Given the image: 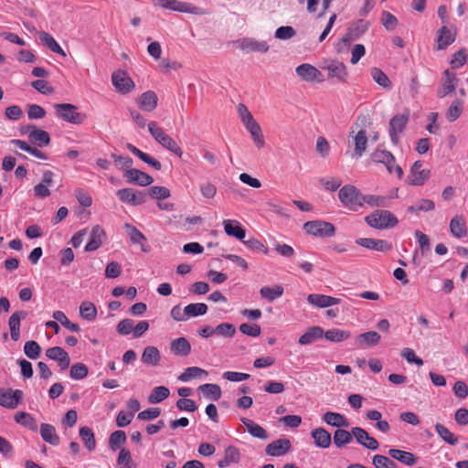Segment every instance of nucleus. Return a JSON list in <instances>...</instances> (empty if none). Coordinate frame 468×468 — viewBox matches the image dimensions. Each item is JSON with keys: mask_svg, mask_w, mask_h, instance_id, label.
<instances>
[{"mask_svg": "<svg viewBox=\"0 0 468 468\" xmlns=\"http://www.w3.org/2000/svg\"><path fill=\"white\" fill-rule=\"evenodd\" d=\"M171 351L180 356H186L191 352V346L188 340L185 337H179L171 342Z\"/></svg>", "mask_w": 468, "mask_h": 468, "instance_id": "a19ab883", "label": "nucleus"}, {"mask_svg": "<svg viewBox=\"0 0 468 468\" xmlns=\"http://www.w3.org/2000/svg\"><path fill=\"white\" fill-rule=\"evenodd\" d=\"M124 177L128 183L141 186H150L154 182V178L150 175L135 168L125 171Z\"/></svg>", "mask_w": 468, "mask_h": 468, "instance_id": "f3484780", "label": "nucleus"}, {"mask_svg": "<svg viewBox=\"0 0 468 468\" xmlns=\"http://www.w3.org/2000/svg\"><path fill=\"white\" fill-rule=\"evenodd\" d=\"M323 69L327 70V78L337 83H346L348 79V71L346 66L338 60H330L324 63Z\"/></svg>", "mask_w": 468, "mask_h": 468, "instance_id": "0eeeda50", "label": "nucleus"}, {"mask_svg": "<svg viewBox=\"0 0 468 468\" xmlns=\"http://www.w3.org/2000/svg\"><path fill=\"white\" fill-rule=\"evenodd\" d=\"M240 421L246 426L248 432L255 438L266 440L268 439L267 431L253 420L242 417Z\"/></svg>", "mask_w": 468, "mask_h": 468, "instance_id": "79ce46f5", "label": "nucleus"}, {"mask_svg": "<svg viewBox=\"0 0 468 468\" xmlns=\"http://www.w3.org/2000/svg\"><path fill=\"white\" fill-rule=\"evenodd\" d=\"M80 314L82 318L88 321H93L97 316V309L90 302H83L80 305Z\"/></svg>", "mask_w": 468, "mask_h": 468, "instance_id": "bf43d9fd", "label": "nucleus"}, {"mask_svg": "<svg viewBox=\"0 0 468 468\" xmlns=\"http://www.w3.org/2000/svg\"><path fill=\"white\" fill-rule=\"evenodd\" d=\"M89 372L88 367L83 363H76L71 366L69 376L72 379H82L87 377Z\"/></svg>", "mask_w": 468, "mask_h": 468, "instance_id": "680f3d73", "label": "nucleus"}, {"mask_svg": "<svg viewBox=\"0 0 468 468\" xmlns=\"http://www.w3.org/2000/svg\"><path fill=\"white\" fill-rule=\"evenodd\" d=\"M105 238L104 230L98 225L94 226L90 234L89 241L85 246V251L90 252L98 250Z\"/></svg>", "mask_w": 468, "mask_h": 468, "instance_id": "a878e982", "label": "nucleus"}, {"mask_svg": "<svg viewBox=\"0 0 468 468\" xmlns=\"http://www.w3.org/2000/svg\"><path fill=\"white\" fill-rule=\"evenodd\" d=\"M463 110V101L460 100L453 101L446 112L447 121L450 122H455L462 114Z\"/></svg>", "mask_w": 468, "mask_h": 468, "instance_id": "13d9d810", "label": "nucleus"}, {"mask_svg": "<svg viewBox=\"0 0 468 468\" xmlns=\"http://www.w3.org/2000/svg\"><path fill=\"white\" fill-rule=\"evenodd\" d=\"M80 437L84 443V446L90 451L92 452L96 448V441L94 437V432L88 426H83L80 429Z\"/></svg>", "mask_w": 468, "mask_h": 468, "instance_id": "de8ad7c7", "label": "nucleus"}, {"mask_svg": "<svg viewBox=\"0 0 468 468\" xmlns=\"http://www.w3.org/2000/svg\"><path fill=\"white\" fill-rule=\"evenodd\" d=\"M126 441V434L123 431L118 430L113 431L109 438V445L112 451H116L121 444Z\"/></svg>", "mask_w": 468, "mask_h": 468, "instance_id": "052dcab7", "label": "nucleus"}, {"mask_svg": "<svg viewBox=\"0 0 468 468\" xmlns=\"http://www.w3.org/2000/svg\"><path fill=\"white\" fill-rule=\"evenodd\" d=\"M148 195L156 199H165L170 197V190L165 186H154L148 188Z\"/></svg>", "mask_w": 468, "mask_h": 468, "instance_id": "338daca9", "label": "nucleus"}, {"mask_svg": "<svg viewBox=\"0 0 468 468\" xmlns=\"http://www.w3.org/2000/svg\"><path fill=\"white\" fill-rule=\"evenodd\" d=\"M352 433L356 441L363 445L365 448L372 451L378 450L379 446L378 441L375 438L369 436L367 431L364 429L360 427H354L352 428Z\"/></svg>", "mask_w": 468, "mask_h": 468, "instance_id": "6ab92c4d", "label": "nucleus"}, {"mask_svg": "<svg viewBox=\"0 0 468 468\" xmlns=\"http://www.w3.org/2000/svg\"><path fill=\"white\" fill-rule=\"evenodd\" d=\"M354 127L351 128L349 133V136L353 138L354 142V151L352 153V157L358 159L360 158L365 151L367 150V145L368 142V138L367 136V131H357L356 134Z\"/></svg>", "mask_w": 468, "mask_h": 468, "instance_id": "4468645a", "label": "nucleus"}, {"mask_svg": "<svg viewBox=\"0 0 468 468\" xmlns=\"http://www.w3.org/2000/svg\"><path fill=\"white\" fill-rule=\"evenodd\" d=\"M363 196L359 189L353 185H345L338 192L340 202L352 211H357L363 207Z\"/></svg>", "mask_w": 468, "mask_h": 468, "instance_id": "f03ea898", "label": "nucleus"}, {"mask_svg": "<svg viewBox=\"0 0 468 468\" xmlns=\"http://www.w3.org/2000/svg\"><path fill=\"white\" fill-rule=\"evenodd\" d=\"M54 109L58 118L69 123L81 124L86 119V115L79 112L77 106L71 103H57Z\"/></svg>", "mask_w": 468, "mask_h": 468, "instance_id": "39448f33", "label": "nucleus"}, {"mask_svg": "<svg viewBox=\"0 0 468 468\" xmlns=\"http://www.w3.org/2000/svg\"><path fill=\"white\" fill-rule=\"evenodd\" d=\"M49 143L50 136L48 132L37 128L36 125H31V144L37 147H45Z\"/></svg>", "mask_w": 468, "mask_h": 468, "instance_id": "f704fd0d", "label": "nucleus"}, {"mask_svg": "<svg viewBox=\"0 0 468 468\" xmlns=\"http://www.w3.org/2000/svg\"><path fill=\"white\" fill-rule=\"evenodd\" d=\"M207 372L198 367H190L185 369V371L179 375L178 380L182 382H187L191 378H200L201 376H207Z\"/></svg>", "mask_w": 468, "mask_h": 468, "instance_id": "4d7b16f0", "label": "nucleus"}, {"mask_svg": "<svg viewBox=\"0 0 468 468\" xmlns=\"http://www.w3.org/2000/svg\"><path fill=\"white\" fill-rule=\"evenodd\" d=\"M466 60H467L466 49L461 48L460 50H458L457 52H455L452 55V58L450 61L451 68L452 69H457L461 68L462 66H463L465 64Z\"/></svg>", "mask_w": 468, "mask_h": 468, "instance_id": "0e129e2a", "label": "nucleus"}, {"mask_svg": "<svg viewBox=\"0 0 468 468\" xmlns=\"http://www.w3.org/2000/svg\"><path fill=\"white\" fill-rule=\"evenodd\" d=\"M368 27V24L364 20H359L356 24L348 28L347 33L343 36L342 41L345 44H349L351 41L358 39Z\"/></svg>", "mask_w": 468, "mask_h": 468, "instance_id": "c756f323", "label": "nucleus"}, {"mask_svg": "<svg viewBox=\"0 0 468 468\" xmlns=\"http://www.w3.org/2000/svg\"><path fill=\"white\" fill-rule=\"evenodd\" d=\"M23 398V391L11 388H0V405L9 409H15Z\"/></svg>", "mask_w": 468, "mask_h": 468, "instance_id": "2eb2a0df", "label": "nucleus"}, {"mask_svg": "<svg viewBox=\"0 0 468 468\" xmlns=\"http://www.w3.org/2000/svg\"><path fill=\"white\" fill-rule=\"evenodd\" d=\"M434 428L440 438L448 444L454 446L458 443V438L444 425L437 423Z\"/></svg>", "mask_w": 468, "mask_h": 468, "instance_id": "603ef678", "label": "nucleus"}, {"mask_svg": "<svg viewBox=\"0 0 468 468\" xmlns=\"http://www.w3.org/2000/svg\"><path fill=\"white\" fill-rule=\"evenodd\" d=\"M224 230L228 236L243 240L246 236L245 229L237 220L226 219L223 221Z\"/></svg>", "mask_w": 468, "mask_h": 468, "instance_id": "72a5a7b5", "label": "nucleus"}, {"mask_svg": "<svg viewBox=\"0 0 468 468\" xmlns=\"http://www.w3.org/2000/svg\"><path fill=\"white\" fill-rule=\"evenodd\" d=\"M371 158L376 163L385 165L390 174L394 172L399 178L402 177L403 170L399 165H395V157L389 151L377 149L372 154Z\"/></svg>", "mask_w": 468, "mask_h": 468, "instance_id": "6e6552de", "label": "nucleus"}, {"mask_svg": "<svg viewBox=\"0 0 468 468\" xmlns=\"http://www.w3.org/2000/svg\"><path fill=\"white\" fill-rule=\"evenodd\" d=\"M198 390L201 391L207 399L214 401H218L222 395L221 388L217 384H203L198 387Z\"/></svg>", "mask_w": 468, "mask_h": 468, "instance_id": "49530a36", "label": "nucleus"}, {"mask_svg": "<svg viewBox=\"0 0 468 468\" xmlns=\"http://www.w3.org/2000/svg\"><path fill=\"white\" fill-rule=\"evenodd\" d=\"M158 97L153 90H147L141 94L137 100V104L142 111L153 112L156 109Z\"/></svg>", "mask_w": 468, "mask_h": 468, "instance_id": "b1692460", "label": "nucleus"}, {"mask_svg": "<svg viewBox=\"0 0 468 468\" xmlns=\"http://www.w3.org/2000/svg\"><path fill=\"white\" fill-rule=\"evenodd\" d=\"M372 463L376 468H398L397 464L392 460L380 454L373 456Z\"/></svg>", "mask_w": 468, "mask_h": 468, "instance_id": "e2e57ef3", "label": "nucleus"}, {"mask_svg": "<svg viewBox=\"0 0 468 468\" xmlns=\"http://www.w3.org/2000/svg\"><path fill=\"white\" fill-rule=\"evenodd\" d=\"M240 458L239 450L235 446L229 445L224 451V458L218 461L217 464L219 468H225L231 463H238Z\"/></svg>", "mask_w": 468, "mask_h": 468, "instance_id": "2f4dec72", "label": "nucleus"}, {"mask_svg": "<svg viewBox=\"0 0 468 468\" xmlns=\"http://www.w3.org/2000/svg\"><path fill=\"white\" fill-rule=\"evenodd\" d=\"M261 296L270 302L281 297L283 293V287L275 285L273 287L264 286L260 291Z\"/></svg>", "mask_w": 468, "mask_h": 468, "instance_id": "5fc2aeb1", "label": "nucleus"}, {"mask_svg": "<svg viewBox=\"0 0 468 468\" xmlns=\"http://www.w3.org/2000/svg\"><path fill=\"white\" fill-rule=\"evenodd\" d=\"M296 74L304 81L313 82L318 81L322 82L324 80L323 74L320 70H318L315 67L311 64L303 63L299 65L296 69Z\"/></svg>", "mask_w": 468, "mask_h": 468, "instance_id": "f8f14e48", "label": "nucleus"}, {"mask_svg": "<svg viewBox=\"0 0 468 468\" xmlns=\"http://www.w3.org/2000/svg\"><path fill=\"white\" fill-rule=\"evenodd\" d=\"M290 448L291 441L288 439H278L266 446L265 452L270 456H282L287 453Z\"/></svg>", "mask_w": 468, "mask_h": 468, "instance_id": "5701e85b", "label": "nucleus"}, {"mask_svg": "<svg viewBox=\"0 0 468 468\" xmlns=\"http://www.w3.org/2000/svg\"><path fill=\"white\" fill-rule=\"evenodd\" d=\"M303 229L307 234L314 237L327 238L335 234V226L324 220L307 221L303 224Z\"/></svg>", "mask_w": 468, "mask_h": 468, "instance_id": "423d86ee", "label": "nucleus"}, {"mask_svg": "<svg viewBox=\"0 0 468 468\" xmlns=\"http://www.w3.org/2000/svg\"><path fill=\"white\" fill-rule=\"evenodd\" d=\"M296 35V31L292 27L282 26L275 31V37L281 40H286L293 37Z\"/></svg>", "mask_w": 468, "mask_h": 468, "instance_id": "774afa93", "label": "nucleus"}, {"mask_svg": "<svg viewBox=\"0 0 468 468\" xmlns=\"http://www.w3.org/2000/svg\"><path fill=\"white\" fill-rule=\"evenodd\" d=\"M322 420L328 425L337 427L338 429L349 425L346 418L338 412L327 411L323 415Z\"/></svg>", "mask_w": 468, "mask_h": 468, "instance_id": "37998d69", "label": "nucleus"}, {"mask_svg": "<svg viewBox=\"0 0 468 468\" xmlns=\"http://www.w3.org/2000/svg\"><path fill=\"white\" fill-rule=\"evenodd\" d=\"M390 198L378 195H364L363 205L367 204L370 207H387L389 205Z\"/></svg>", "mask_w": 468, "mask_h": 468, "instance_id": "09e8293b", "label": "nucleus"}, {"mask_svg": "<svg viewBox=\"0 0 468 468\" xmlns=\"http://www.w3.org/2000/svg\"><path fill=\"white\" fill-rule=\"evenodd\" d=\"M170 391L165 386L154 388L148 397V401L151 404L160 403L169 397Z\"/></svg>", "mask_w": 468, "mask_h": 468, "instance_id": "864d4df0", "label": "nucleus"}, {"mask_svg": "<svg viewBox=\"0 0 468 468\" xmlns=\"http://www.w3.org/2000/svg\"><path fill=\"white\" fill-rule=\"evenodd\" d=\"M371 77L374 81L383 89L390 90L392 88L391 80L382 69L378 68H373L371 69Z\"/></svg>", "mask_w": 468, "mask_h": 468, "instance_id": "3c124183", "label": "nucleus"}, {"mask_svg": "<svg viewBox=\"0 0 468 468\" xmlns=\"http://www.w3.org/2000/svg\"><path fill=\"white\" fill-rule=\"evenodd\" d=\"M356 243L366 249L377 251H388L392 249V245L384 239L359 238L356 240Z\"/></svg>", "mask_w": 468, "mask_h": 468, "instance_id": "4be33fe9", "label": "nucleus"}, {"mask_svg": "<svg viewBox=\"0 0 468 468\" xmlns=\"http://www.w3.org/2000/svg\"><path fill=\"white\" fill-rule=\"evenodd\" d=\"M352 436H354L352 431L349 432L344 429H337L334 432L333 441L337 448H342L352 441Z\"/></svg>", "mask_w": 468, "mask_h": 468, "instance_id": "8fccbe9b", "label": "nucleus"}, {"mask_svg": "<svg viewBox=\"0 0 468 468\" xmlns=\"http://www.w3.org/2000/svg\"><path fill=\"white\" fill-rule=\"evenodd\" d=\"M454 41L455 34H452L451 30L446 26H442L437 31V50L445 49Z\"/></svg>", "mask_w": 468, "mask_h": 468, "instance_id": "473e14b6", "label": "nucleus"}, {"mask_svg": "<svg viewBox=\"0 0 468 468\" xmlns=\"http://www.w3.org/2000/svg\"><path fill=\"white\" fill-rule=\"evenodd\" d=\"M39 434L45 442L52 446H58L60 442L59 436L57 434L55 427L51 424L41 423L39 426Z\"/></svg>", "mask_w": 468, "mask_h": 468, "instance_id": "c85d7f7f", "label": "nucleus"}, {"mask_svg": "<svg viewBox=\"0 0 468 468\" xmlns=\"http://www.w3.org/2000/svg\"><path fill=\"white\" fill-rule=\"evenodd\" d=\"M381 336L378 332L369 331L358 335L355 339L356 346L361 348L377 346L380 342Z\"/></svg>", "mask_w": 468, "mask_h": 468, "instance_id": "7c9ffc66", "label": "nucleus"}, {"mask_svg": "<svg viewBox=\"0 0 468 468\" xmlns=\"http://www.w3.org/2000/svg\"><path fill=\"white\" fill-rule=\"evenodd\" d=\"M239 48L245 51L246 53L250 52H261L266 53L270 47L264 40H256L254 38H242L238 41Z\"/></svg>", "mask_w": 468, "mask_h": 468, "instance_id": "a211bd4d", "label": "nucleus"}, {"mask_svg": "<svg viewBox=\"0 0 468 468\" xmlns=\"http://www.w3.org/2000/svg\"><path fill=\"white\" fill-rule=\"evenodd\" d=\"M118 198L125 203L138 206L146 202V195L142 191H136L133 188H122L116 193Z\"/></svg>", "mask_w": 468, "mask_h": 468, "instance_id": "ddd939ff", "label": "nucleus"}, {"mask_svg": "<svg viewBox=\"0 0 468 468\" xmlns=\"http://www.w3.org/2000/svg\"><path fill=\"white\" fill-rule=\"evenodd\" d=\"M246 129L250 132L252 136V139L255 144L261 148L264 145V136L261 132V128L259 123L254 120H250L245 123H243Z\"/></svg>", "mask_w": 468, "mask_h": 468, "instance_id": "58836bf2", "label": "nucleus"}, {"mask_svg": "<svg viewBox=\"0 0 468 468\" xmlns=\"http://www.w3.org/2000/svg\"><path fill=\"white\" fill-rule=\"evenodd\" d=\"M154 4L160 5L165 9H169L172 11H177L181 13H187L199 16L207 14V11L201 7L179 0H154Z\"/></svg>", "mask_w": 468, "mask_h": 468, "instance_id": "20e7f679", "label": "nucleus"}, {"mask_svg": "<svg viewBox=\"0 0 468 468\" xmlns=\"http://www.w3.org/2000/svg\"><path fill=\"white\" fill-rule=\"evenodd\" d=\"M124 229L129 235L131 241L133 244L140 245L142 251L149 252L151 250V247L147 244L146 237L136 227L126 223L124 225Z\"/></svg>", "mask_w": 468, "mask_h": 468, "instance_id": "412c9836", "label": "nucleus"}, {"mask_svg": "<svg viewBox=\"0 0 468 468\" xmlns=\"http://www.w3.org/2000/svg\"><path fill=\"white\" fill-rule=\"evenodd\" d=\"M40 42L49 48L52 52L59 54L63 57H66L65 51L61 48V47L57 43L55 38L48 33L45 31L38 32Z\"/></svg>", "mask_w": 468, "mask_h": 468, "instance_id": "c03bdc74", "label": "nucleus"}, {"mask_svg": "<svg viewBox=\"0 0 468 468\" xmlns=\"http://www.w3.org/2000/svg\"><path fill=\"white\" fill-rule=\"evenodd\" d=\"M148 132L153 138L160 144L164 148L181 157L183 154L182 149L177 145L176 142L169 136L163 128L158 126L155 122H151L147 124Z\"/></svg>", "mask_w": 468, "mask_h": 468, "instance_id": "f257e3e1", "label": "nucleus"}, {"mask_svg": "<svg viewBox=\"0 0 468 468\" xmlns=\"http://www.w3.org/2000/svg\"><path fill=\"white\" fill-rule=\"evenodd\" d=\"M207 312V305L203 303H189L184 308V313L189 317L204 315Z\"/></svg>", "mask_w": 468, "mask_h": 468, "instance_id": "6e6d98bb", "label": "nucleus"}, {"mask_svg": "<svg viewBox=\"0 0 468 468\" xmlns=\"http://www.w3.org/2000/svg\"><path fill=\"white\" fill-rule=\"evenodd\" d=\"M351 336V332L339 328H333L324 331V336L326 340L334 343L343 342Z\"/></svg>", "mask_w": 468, "mask_h": 468, "instance_id": "a18cd8bd", "label": "nucleus"}, {"mask_svg": "<svg viewBox=\"0 0 468 468\" xmlns=\"http://www.w3.org/2000/svg\"><path fill=\"white\" fill-rule=\"evenodd\" d=\"M409 117L404 114H397L389 121V136L394 144L399 142L398 134L402 133L407 125Z\"/></svg>", "mask_w": 468, "mask_h": 468, "instance_id": "dca6fc26", "label": "nucleus"}, {"mask_svg": "<svg viewBox=\"0 0 468 468\" xmlns=\"http://www.w3.org/2000/svg\"><path fill=\"white\" fill-rule=\"evenodd\" d=\"M112 81L117 91L126 94L134 89V82L125 71L118 70L112 73Z\"/></svg>", "mask_w": 468, "mask_h": 468, "instance_id": "9d476101", "label": "nucleus"}, {"mask_svg": "<svg viewBox=\"0 0 468 468\" xmlns=\"http://www.w3.org/2000/svg\"><path fill=\"white\" fill-rule=\"evenodd\" d=\"M324 336V330L320 326H311L307 329V331L302 335L299 339L298 343L300 345H310L314 343V341L321 339Z\"/></svg>", "mask_w": 468, "mask_h": 468, "instance_id": "4c0bfd02", "label": "nucleus"}, {"mask_svg": "<svg viewBox=\"0 0 468 468\" xmlns=\"http://www.w3.org/2000/svg\"><path fill=\"white\" fill-rule=\"evenodd\" d=\"M161 354L157 347L148 346L144 349L142 354V362L147 366L156 367L159 365Z\"/></svg>", "mask_w": 468, "mask_h": 468, "instance_id": "e433bc0d", "label": "nucleus"}, {"mask_svg": "<svg viewBox=\"0 0 468 468\" xmlns=\"http://www.w3.org/2000/svg\"><path fill=\"white\" fill-rule=\"evenodd\" d=\"M422 161H416L410 169V175L408 176V183L411 186H422L430 177L431 171L429 169H421Z\"/></svg>", "mask_w": 468, "mask_h": 468, "instance_id": "9b49d317", "label": "nucleus"}, {"mask_svg": "<svg viewBox=\"0 0 468 468\" xmlns=\"http://www.w3.org/2000/svg\"><path fill=\"white\" fill-rule=\"evenodd\" d=\"M27 317V312H16L14 313L8 321L11 338L14 341H17L20 336V321Z\"/></svg>", "mask_w": 468, "mask_h": 468, "instance_id": "c9c22d12", "label": "nucleus"}, {"mask_svg": "<svg viewBox=\"0 0 468 468\" xmlns=\"http://www.w3.org/2000/svg\"><path fill=\"white\" fill-rule=\"evenodd\" d=\"M46 356L52 360H57L61 370L69 368L70 358L69 354L60 346H53L46 351Z\"/></svg>", "mask_w": 468, "mask_h": 468, "instance_id": "aec40b11", "label": "nucleus"}, {"mask_svg": "<svg viewBox=\"0 0 468 468\" xmlns=\"http://www.w3.org/2000/svg\"><path fill=\"white\" fill-rule=\"evenodd\" d=\"M449 228L451 234L457 239H463L467 235L466 220L463 216H454L450 221Z\"/></svg>", "mask_w": 468, "mask_h": 468, "instance_id": "cd10ccee", "label": "nucleus"}, {"mask_svg": "<svg viewBox=\"0 0 468 468\" xmlns=\"http://www.w3.org/2000/svg\"><path fill=\"white\" fill-rule=\"evenodd\" d=\"M213 331L218 335L231 338L236 333V328L232 324L222 323L219 324Z\"/></svg>", "mask_w": 468, "mask_h": 468, "instance_id": "69168bd1", "label": "nucleus"}, {"mask_svg": "<svg viewBox=\"0 0 468 468\" xmlns=\"http://www.w3.org/2000/svg\"><path fill=\"white\" fill-rule=\"evenodd\" d=\"M388 455L400 462L401 463L405 465H413L417 462V457L410 452L399 450V449H390L388 450Z\"/></svg>", "mask_w": 468, "mask_h": 468, "instance_id": "ea45409f", "label": "nucleus"}, {"mask_svg": "<svg viewBox=\"0 0 468 468\" xmlns=\"http://www.w3.org/2000/svg\"><path fill=\"white\" fill-rule=\"evenodd\" d=\"M311 436L314 440L315 446L327 449L332 443L331 434L324 428H315L311 431Z\"/></svg>", "mask_w": 468, "mask_h": 468, "instance_id": "bb28decb", "label": "nucleus"}, {"mask_svg": "<svg viewBox=\"0 0 468 468\" xmlns=\"http://www.w3.org/2000/svg\"><path fill=\"white\" fill-rule=\"evenodd\" d=\"M365 220L368 226L376 229H386L394 228L398 218L388 210L378 209L367 215Z\"/></svg>", "mask_w": 468, "mask_h": 468, "instance_id": "7ed1b4c3", "label": "nucleus"}, {"mask_svg": "<svg viewBox=\"0 0 468 468\" xmlns=\"http://www.w3.org/2000/svg\"><path fill=\"white\" fill-rule=\"evenodd\" d=\"M458 81L459 79L454 72L445 69L441 78V88L437 90V96L441 99L453 92Z\"/></svg>", "mask_w": 468, "mask_h": 468, "instance_id": "1a4fd4ad", "label": "nucleus"}, {"mask_svg": "<svg viewBox=\"0 0 468 468\" xmlns=\"http://www.w3.org/2000/svg\"><path fill=\"white\" fill-rule=\"evenodd\" d=\"M54 173L47 170L43 173L42 182L35 186L34 193L38 198H45L50 195L48 187L52 185Z\"/></svg>", "mask_w": 468, "mask_h": 468, "instance_id": "393cba45", "label": "nucleus"}]
</instances>
